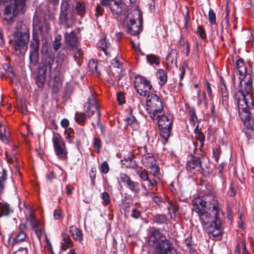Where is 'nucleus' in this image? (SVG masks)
<instances>
[{
  "label": "nucleus",
  "instance_id": "09e8293b",
  "mask_svg": "<svg viewBox=\"0 0 254 254\" xmlns=\"http://www.w3.org/2000/svg\"><path fill=\"white\" fill-rule=\"evenodd\" d=\"M220 153L221 151L218 148H215L213 149V157L216 162L219 160Z\"/></svg>",
  "mask_w": 254,
  "mask_h": 254
},
{
  "label": "nucleus",
  "instance_id": "bf43d9fd",
  "mask_svg": "<svg viewBox=\"0 0 254 254\" xmlns=\"http://www.w3.org/2000/svg\"><path fill=\"white\" fill-rule=\"evenodd\" d=\"M197 33L199 35L200 37L202 39H204L206 38V34L204 30L200 27H198L197 29Z\"/></svg>",
  "mask_w": 254,
  "mask_h": 254
},
{
  "label": "nucleus",
  "instance_id": "f03ea898",
  "mask_svg": "<svg viewBox=\"0 0 254 254\" xmlns=\"http://www.w3.org/2000/svg\"><path fill=\"white\" fill-rule=\"evenodd\" d=\"M50 25L46 20H40L36 16L34 17L32 39L30 44L29 60L31 66H36L38 62L40 44L39 34L44 36L48 33Z\"/></svg>",
  "mask_w": 254,
  "mask_h": 254
},
{
  "label": "nucleus",
  "instance_id": "052dcab7",
  "mask_svg": "<svg viewBox=\"0 0 254 254\" xmlns=\"http://www.w3.org/2000/svg\"><path fill=\"white\" fill-rule=\"evenodd\" d=\"M15 254H28V250L26 248H19L15 253Z\"/></svg>",
  "mask_w": 254,
  "mask_h": 254
},
{
  "label": "nucleus",
  "instance_id": "aec40b11",
  "mask_svg": "<svg viewBox=\"0 0 254 254\" xmlns=\"http://www.w3.org/2000/svg\"><path fill=\"white\" fill-rule=\"evenodd\" d=\"M159 127H172L173 119L171 116L163 115V113L157 120Z\"/></svg>",
  "mask_w": 254,
  "mask_h": 254
},
{
  "label": "nucleus",
  "instance_id": "603ef678",
  "mask_svg": "<svg viewBox=\"0 0 254 254\" xmlns=\"http://www.w3.org/2000/svg\"><path fill=\"white\" fill-rule=\"evenodd\" d=\"M117 99L119 104L120 105L125 103L124 95L122 92H120L117 94Z\"/></svg>",
  "mask_w": 254,
  "mask_h": 254
},
{
  "label": "nucleus",
  "instance_id": "ea45409f",
  "mask_svg": "<svg viewBox=\"0 0 254 254\" xmlns=\"http://www.w3.org/2000/svg\"><path fill=\"white\" fill-rule=\"evenodd\" d=\"M203 100L205 102V104H206L207 103L206 102V98L205 93L204 92L201 93L200 91H199L197 93V104L200 105Z\"/></svg>",
  "mask_w": 254,
  "mask_h": 254
},
{
  "label": "nucleus",
  "instance_id": "39448f33",
  "mask_svg": "<svg viewBox=\"0 0 254 254\" xmlns=\"http://www.w3.org/2000/svg\"><path fill=\"white\" fill-rule=\"evenodd\" d=\"M199 219L204 227L214 223L217 219H222L223 213L221 206L219 204L216 205V207L212 208L208 207L206 209L197 210L196 212Z\"/></svg>",
  "mask_w": 254,
  "mask_h": 254
},
{
  "label": "nucleus",
  "instance_id": "69168bd1",
  "mask_svg": "<svg viewBox=\"0 0 254 254\" xmlns=\"http://www.w3.org/2000/svg\"><path fill=\"white\" fill-rule=\"evenodd\" d=\"M206 92L208 94V96L210 98H212V91L210 87V84L209 82H207L206 84Z\"/></svg>",
  "mask_w": 254,
  "mask_h": 254
},
{
  "label": "nucleus",
  "instance_id": "5701e85b",
  "mask_svg": "<svg viewBox=\"0 0 254 254\" xmlns=\"http://www.w3.org/2000/svg\"><path fill=\"white\" fill-rule=\"evenodd\" d=\"M126 121L127 125L130 126L133 130H137L139 128V123L132 115L131 109L129 110V114L126 117Z\"/></svg>",
  "mask_w": 254,
  "mask_h": 254
},
{
  "label": "nucleus",
  "instance_id": "0e129e2a",
  "mask_svg": "<svg viewBox=\"0 0 254 254\" xmlns=\"http://www.w3.org/2000/svg\"><path fill=\"white\" fill-rule=\"evenodd\" d=\"M220 90L221 93V95H223L225 93L226 94L228 93V90L226 87V85L223 83H221L220 84Z\"/></svg>",
  "mask_w": 254,
  "mask_h": 254
},
{
  "label": "nucleus",
  "instance_id": "a878e982",
  "mask_svg": "<svg viewBox=\"0 0 254 254\" xmlns=\"http://www.w3.org/2000/svg\"><path fill=\"white\" fill-rule=\"evenodd\" d=\"M12 212V209L7 203L0 202V217L2 216H8Z\"/></svg>",
  "mask_w": 254,
  "mask_h": 254
},
{
  "label": "nucleus",
  "instance_id": "6ab92c4d",
  "mask_svg": "<svg viewBox=\"0 0 254 254\" xmlns=\"http://www.w3.org/2000/svg\"><path fill=\"white\" fill-rule=\"evenodd\" d=\"M165 239V237L158 230H154L151 232L149 238V244L151 246H154L160 243V241Z\"/></svg>",
  "mask_w": 254,
  "mask_h": 254
},
{
  "label": "nucleus",
  "instance_id": "58836bf2",
  "mask_svg": "<svg viewBox=\"0 0 254 254\" xmlns=\"http://www.w3.org/2000/svg\"><path fill=\"white\" fill-rule=\"evenodd\" d=\"M208 20L211 24H216V15L212 9L210 8L208 12Z\"/></svg>",
  "mask_w": 254,
  "mask_h": 254
},
{
  "label": "nucleus",
  "instance_id": "13d9d810",
  "mask_svg": "<svg viewBox=\"0 0 254 254\" xmlns=\"http://www.w3.org/2000/svg\"><path fill=\"white\" fill-rule=\"evenodd\" d=\"M5 130V134L2 137V138L0 139L4 143H8L9 142V133L7 132V133L5 132L6 128H4Z\"/></svg>",
  "mask_w": 254,
  "mask_h": 254
},
{
  "label": "nucleus",
  "instance_id": "79ce46f5",
  "mask_svg": "<svg viewBox=\"0 0 254 254\" xmlns=\"http://www.w3.org/2000/svg\"><path fill=\"white\" fill-rule=\"evenodd\" d=\"M102 198L103 200V204L105 205H108L111 203L110 195L107 192L102 193Z\"/></svg>",
  "mask_w": 254,
  "mask_h": 254
},
{
  "label": "nucleus",
  "instance_id": "338daca9",
  "mask_svg": "<svg viewBox=\"0 0 254 254\" xmlns=\"http://www.w3.org/2000/svg\"><path fill=\"white\" fill-rule=\"evenodd\" d=\"M131 216L133 218L137 219L140 216V212L138 210H136V209H134L132 211Z\"/></svg>",
  "mask_w": 254,
  "mask_h": 254
},
{
  "label": "nucleus",
  "instance_id": "680f3d73",
  "mask_svg": "<svg viewBox=\"0 0 254 254\" xmlns=\"http://www.w3.org/2000/svg\"><path fill=\"white\" fill-rule=\"evenodd\" d=\"M94 147L95 148L99 150L101 147V140L98 138H95L94 140Z\"/></svg>",
  "mask_w": 254,
  "mask_h": 254
},
{
  "label": "nucleus",
  "instance_id": "423d86ee",
  "mask_svg": "<svg viewBox=\"0 0 254 254\" xmlns=\"http://www.w3.org/2000/svg\"><path fill=\"white\" fill-rule=\"evenodd\" d=\"M146 105L150 109L149 114L153 120H157L163 111V102L156 94H150L146 97Z\"/></svg>",
  "mask_w": 254,
  "mask_h": 254
},
{
  "label": "nucleus",
  "instance_id": "774afa93",
  "mask_svg": "<svg viewBox=\"0 0 254 254\" xmlns=\"http://www.w3.org/2000/svg\"><path fill=\"white\" fill-rule=\"evenodd\" d=\"M246 7L247 8H250L251 7L254 5V0H246Z\"/></svg>",
  "mask_w": 254,
  "mask_h": 254
},
{
  "label": "nucleus",
  "instance_id": "49530a36",
  "mask_svg": "<svg viewBox=\"0 0 254 254\" xmlns=\"http://www.w3.org/2000/svg\"><path fill=\"white\" fill-rule=\"evenodd\" d=\"M69 4L67 1L64 0L62 2L61 5V12H68Z\"/></svg>",
  "mask_w": 254,
  "mask_h": 254
},
{
  "label": "nucleus",
  "instance_id": "6e6552de",
  "mask_svg": "<svg viewBox=\"0 0 254 254\" xmlns=\"http://www.w3.org/2000/svg\"><path fill=\"white\" fill-rule=\"evenodd\" d=\"M218 203L215 197L213 195H206L203 197H198L195 199L193 204V210L197 212V210L206 209L208 207L214 208Z\"/></svg>",
  "mask_w": 254,
  "mask_h": 254
},
{
  "label": "nucleus",
  "instance_id": "72a5a7b5",
  "mask_svg": "<svg viewBox=\"0 0 254 254\" xmlns=\"http://www.w3.org/2000/svg\"><path fill=\"white\" fill-rule=\"evenodd\" d=\"M130 15H133V18H131L132 19H134V21L138 20L140 22V25L142 22V14L140 10L137 8H135L133 9Z\"/></svg>",
  "mask_w": 254,
  "mask_h": 254
},
{
  "label": "nucleus",
  "instance_id": "bb28decb",
  "mask_svg": "<svg viewBox=\"0 0 254 254\" xmlns=\"http://www.w3.org/2000/svg\"><path fill=\"white\" fill-rule=\"evenodd\" d=\"M134 169L136 174L142 181H147V180H148L149 174L145 169L139 167H136Z\"/></svg>",
  "mask_w": 254,
  "mask_h": 254
},
{
  "label": "nucleus",
  "instance_id": "473e14b6",
  "mask_svg": "<svg viewBox=\"0 0 254 254\" xmlns=\"http://www.w3.org/2000/svg\"><path fill=\"white\" fill-rule=\"evenodd\" d=\"M74 119L75 122L81 125H83L86 121L85 114L80 112L75 114Z\"/></svg>",
  "mask_w": 254,
  "mask_h": 254
},
{
  "label": "nucleus",
  "instance_id": "a18cd8bd",
  "mask_svg": "<svg viewBox=\"0 0 254 254\" xmlns=\"http://www.w3.org/2000/svg\"><path fill=\"white\" fill-rule=\"evenodd\" d=\"M222 96V103L225 108H227L229 106V93L226 94L225 93Z\"/></svg>",
  "mask_w": 254,
  "mask_h": 254
},
{
  "label": "nucleus",
  "instance_id": "c756f323",
  "mask_svg": "<svg viewBox=\"0 0 254 254\" xmlns=\"http://www.w3.org/2000/svg\"><path fill=\"white\" fill-rule=\"evenodd\" d=\"M46 71L39 73L36 77L35 81L39 87H43L45 83Z\"/></svg>",
  "mask_w": 254,
  "mask_h": 254
},
{
  "label": "nucleus",
  "instance_id": "f257e3e1",
  "mask_svg": "<svg viewBox=\"0 0 254 254\" xmlns=\"http://www.w3.org/2000/svg\"><path fill=\"white\" fill-rule=\"evenodd\" d=\"M236 67L240 75L239 79L241 86V90L236 94L239 116L244 125L248 129H252L254 122L250 116L249 110L254 108L251 95L253 79L251 75L247 73L244 61L240 58L237 60Z\"/></svg>",
  "mask_w": 254,
  "mask_h": 254
},
{
  "label": "nucleus",
  "instance_id": "37998d69",
  "mask_svg": "<svg viewBox=\"0 0 254 254\" xmlns=\"http://www.w3.org/2000/svg\"><path fill=\"white\" fill-rule=\"evenodd\" d=\"M195 138L200 142V147H202L204 145V141L205 140V136L201 132H197L195 134Z\"/></svg>",
  "mask_w": 254,
  "mask_h": 254
},
{
  "label": "nucleus",
  "instance_id": "2eb2a0df",
  "mask_svg": "<svg viewBox=\"0 0 254 254\" xmlns=\"http://www.w3.org/2000/svg\"><path fill=\"white\" fill-rule=\"evenodd\" d=\"M195 168H197L198 171L202 169L201 160L198 157L190 155L186 163V169L188 171L193 172Z\"/></svg>",
  "mask_w": 254,
  "mask_h": 254
},
{
  "label": "nucleus",
  "instance_id": "1a4fd4ad",
  "mask_svg": "<svg viewBox=\"0 0 254 254\" xmlns=\"http://www.w3.org/2000/svg\"><path fill=\"white\" fill-rule=\"evenodd\" d=\"M85 114L89 117L91 118L93 115L96 114L97 117V126L101 129L102 128V125L100 122V112L99 110L98 105L97 102L96 97L91 94L88 98L87 102L84 106Z\"/></svg>",
  "mask_w": 254,
  "mask_h": 254
},
{
  "label": "nucleus",
  "instance_id": "0eeeda50",
  "mask_svg": "<svg viewBox=\"0 0 254 254\" xmlns=\"http://www.w3.org/2000/svg\"><path fill=\"white\" fill-rule=\"evenodd\" d=\"M52 140L54 152L58 158L62 160H66L68 152L65 142L61 135L58 133L54 132Z\"/></svg>",
  "mask_w": 254,
  "mask_h": 254
},
{
  "label": "nucleus",
  "instance_id": "7ed1b4c3",
  "mask_svg": "<svg viewBox=\"0 0 254 254\" xmlns=\"http://www.w3.org/2000/svg\"><path fill=\"white\" fill-rule=\"evenodd\" d=\"M29 30L22 22H17L12 33L13 46L17 55L24 54L29 40Z\"/></svg>",
  "mask_w": 254,
  "mask_h": 254
},
{
  "label": "nucleus",
  "instance_id": "c85d7f7f",
  "mask_svg": "<svg viewBox=\"0 0 254 254\" xmlns=\"http://www.w3.org/2000/svg\"><path fill=\"white\" fill-rule=\"evenodd\" d=\"M68 16V12H61L59 17L60 23L62 24L66 29L70 27L68 21H69Z\"/></svg>",
  "mask_w": 254,
  "mask_h": 254
},
{
  "label": "nucleus",
  "instance_id": "a211bd4d",
  "mask_svg": "<svg viewBox=\"0 0 254 254\" xmlns=\"http://www.w3.org/2000/svg\"><path fill=\"white\" fill-rule=\"evenodd\" d=\"M64 40L66 44L72 48H77L78 46V39L74 31L69 33L66 32L64 34Z\"/></svg>",
  "mask_w": 254,
  "mask_h": 254
},
{
  "label": "nucleus",
  "instance_id": "ddd939ff",
  "mask_svg": "<svg viewBox=\"0 0 254 254\" xmlns=\"http://www.w3.org/2000/svg\"><path fill=\"white\" fill-rule=\"evenodd\" d=\"M138 152L142 154L141 162L146 168L151 167L156 163V160L152 155L147 152V146L138 147Z\"/></svg>",
  "mask_w": 254,
  "mask_h": 254
},
{
  "label": "nucleus",
  "instance_id": "f3484780",
  "mask_svg": "<svg viewBox=\"0 0 254 254\" xmlns=\"http://www.w3.org/2000/svg\"><path fill=\"white\" fill-rule=\"evenodd\" d=\"M221 223L222 219H217L214 223L207 226L208 233L211 234L214 237L219 236L221 234Z\"/></svg>",
  "mask_w": 254,
  "mask_h": 254
},
{
  "label": "nucleus",
  "instance_id": "393cba45",
  "mask_svg": "<svg viewBox=\"0 0 254 254\" xmlns=\"http://www.w3.org/2000/svg\"><path fill=\"white\" fill-rule=\"evenodd\" d=\"M235 254H248L245 242L243 240H240L237 243Z\"/></svg>",
  "mask_w": 254,
  "mask_h": 254
},
{
  "label": "nucleus",
  "instance_id": "4468645a",
  "mask_svg": "<svg viewBox=\"0 0 254 254\" xmlns=\"http://www.w3.org/2000/svg\"><path fill=\"white\" fill-rule=\"evenodd\" d=\"M25 229L26 225L21 223L19 226L18 229L16 231L11 233L10 239H12L14 244H16L25 240L26 238V234L25 232Z\"/></svg>",
  "mask_w": 254,
  "mask_h": 254
},
{
  "label": "nucleus",
  "instance_id": "20e7f679",
  "mask_svg": "<svg viewBox=\"0 0 254 254\" xmlns=\"http://www.w3.org/2000/svg\"><path fill=\"white\" fill-rule=\"evenodd\" d=\"M25 2V0H1L0 4L5 5L3 19L8 23L13 22L18 12L23 10Z\"/></svg>",
  "mask_w": 254,
  "mask_h": 254
},
{
  "label": "nucleus",
  "instance_id": "8fccbe9b",
  "mask_svg": "<svg viewBox=\"0 0 254 254\" xmlns=\"http://www.w3.org/2000/svg\"><path fill=\"white\" fill-rule=\"evenodd\" d=\"M109 170L108 163L106 161L103 162L101 165V171L104 174H107Z\"/></svg>",
  "mask_w": 254,
  "mask_h": 254
},
{
  "label": "nucleus",
  "instance_id": "de8ad7c7",
  "mask_svg": "<svg viewBox=\"0 0 254 254\" xmlns=\"http://www.w3.org/2000/svg\"><path fill=\"white\" fill-rule=\"evenodd\" d=\"M72 131V129H69L68 130L65 131V134L67 135L65 137V138L68 143L72 142L74 139V136L71 134Z\"/></svg>",
  "mask_w": 254,
  "mask_h": 254
},
{
  "label": "nucleus",
  "instance_id": "f704fd0d",
  "mask_svg": "<svg viewBox=\"0 0 254 254\" xmlns=\"http://www.w3.org/2000/svg\"><path fill=\"white\" fill-rule=\"evenodd\" d=\"M190 124L192 126H194L195 121L197 120V117L194 109H190L189 111Z\"/></svg>",
  "mask_w": 254,
  "mask_h": 254
},
{
  "label": "nucleus",
  "instance_id": "3c124183",
  "mask_svg": "<svg viewBox=\"0 0 254 254\" xmlns=\"http://www.w3.org/2000/svg\"><path fill=\"white\" fill-rule=\"evenodd\" d=\"M111 64L114 67L119 68H122L123 67L122 64L120 62L117 57L112 60Z\"/></svg>",
  "mask_w": 254,
  "mask_h": 254
},
{
  "label": "nucleus",
  "instance_id": "e2e57ef3",
  "mask_svg": "<svg viewBox=\"0 0 254 254\" xmlns=\"http://www.w3.org/2000/svg\"><path fill=\"white\" fill-rule=\"evenodd\" d=\"M169 213L172 211L173 213H176L178 211V207L173 203H171L170 206L168 208Z\"/></svg>",
  "mask_w": 254,
  "mask_h": 254
},
{
  "label": "nucleus",
  "instance_id": "4d7b16f0",
  "mask_svg": "<svg viewBox=\"0 0 254 254\" xmlns=\"http://www.w3.org/2000/svg\"><path fill=\"white\" fill-rule=\"evenodd\" d=\"M27 219L34 227H37V223L35 219L34 214L33 213H30Z\"/></svg>",
  "mask_w": 254,
  "mask_h": 254
},
{
  "label": "nucleus",
  "instance_id": "9b49d317",
  "mask_svg": "<svg viewBox=\"0 0 254 254\" xmlns=\"http://www.w3.org/2000/svg\"><path fill=\"white\" fill-rule=\"evenodd\" d=\"M155 252L157 254H178L176 251L172 247L170 241L164 239L155 247Z\"/></svg>",
  "mask_w": 254,
  "mask_h": 254
},
{
  "label": "nucleus",
  "instance_id": "5fc2aeb1",
  "mask_svg": "<svg viewBox=\"0 0 254 254\" xmlns=\"http://www.w3.org/2000/svg\"><path fill=\"white\" fill-rule=\"evenodd\" d=\"M89 68L93 72H98L97 70V64L93 60L90 61L89 63Z\"/></svg>",
  "mask_w": 254,
  "mask_h": 254
},
{
  "label": "nucleus",
  "instance_id": "2f4dec72",
  "mask_svg": "<svg viewBox=\"0 0 254 254\" xmlns=\"http://www.w3.org/2000/svg\"><path fill=\"white\" fill-rule=\"evenodd\" d=\"M146 60L151 64H155L158 65L160 63L159 57L154 54L147 55L146 56Z\"/></svg>",
  "mask_w": 254,
  "mask_h": 254
},
{
  "label": "nucleus",
  "instance_id": "e433bc0d",
  "mask_svg": "<svg viewBox=\"0 0 254 254\" xmlns=\"http://www.w3.org/2000/svg\"><path fill=\"white\" fill-rule=\"evenodd\" d=\"M99 46L102 50L105 53V55H108V49H109V47L105 39H102L100 40L99 42Z\"/></svg>",
  "mask_w": 254,
  "mask_h": 254
},
{
  "label": "nucleus",
  "instance_id": "864d4df0",
  "mask_svg": "<svg viewBox=\"0 0 254 254\" xmlns=\"http://www.w3.org/2000/svg\"><path fill=\"white\" fill-rule=\"evenodd\" d=\"M187 66V64L185 62H184L182 65L179 68V69L181 71V74L180 75V78L181 80H182L184 78L186 72L185 68Z\"/></svg>",
  "mask_w": 254,
  "mask_h": 254
},
{
  "label": "nucleus",
  "instance_id": "c03bdc74",
  "mask_svg": "<svg viewBox=\"0 0 254 254\" xmlns=\"http://www.w3.org/2000/svg\"><path fill=\"white\" fill-rule=\"evenodd\" d=\"M4 69L10 78L13 79L15 77V76L12 67L10 65L8 64L6 65L4 67Z\"/></svg>",
  "mask_w": 254,
  "mask_h": 254
},
{
  "label": "nucleus",
  "instance_id": "7c9ffc66",
  "mask_svg": "<svg viewBox=\"0 0 254 254\" xmlns=\"http://www.w3.org/2000/svg\"><path fill=\"white\" fill-rule=\"evenodd\" d=\"M50 77L51 80H53L57 84L61 83L60 73L58 70L55 69L50 71Z\"/></svg>",
  "mask_w": 254,
  "mask_h": 254
},
{
  "label": "nucleus",
  "instance_id": "c9c22d12",
  "mask_svg": "<svg viewBox=\"0 0 254 254\" xmlns=\"http://www.w3.org/2000/svg\"><path fill=\"white\" fill-rule=\"evenodd\" d=\"M61 35H57L55 37L54 41L53 42V48L55 51H58L61 48Z\"/></svg>",
  "mask_w": 254,
  "mask_h": 254
},
{
  "label": "nucleus",
  "instance_id": "a19ab883",
  "mask_svg": "<svg viewBox=\"0 0 254 254\" xmlns=\"http://www.w3.org/2000/svg\"><path fill=\"white\" fill-rule=\"evenodd\" d=\"M75 9L78 14L81 15L84 13L85 10V5L80 2H78L76 4Z\"/></svg>",
  "mask_w": 254,
  "mask_h": 254
},
{
  "label": "nucleus",
  "instance_id": "4c0bfd02",
  "mask_svg": "<svg viewBox=\"0 0 254 254\" xmlns=\"http://www.w3.org/2000/svg\"><path fill=\"white\" fill-rule=\"evenodd\" d=\"M151 170L152 175L154 177H158L160 175V169L158 165L155 163L151 167H148Z\"/></svg>",
  "mask_w": 254,
  "mask_h": 254
},
{
  "label": "nucleus",
  "instance_id": "4be33fe9",
  "mask_svg": "<svg viewBox=\"0 0 254 254\" xmlns=\"http://www.w3.org/2000/svg\"><path fill=\"white\" fill-rule=\"evenodd\" d=\"M156 77L160 86L164 85L167 81L168 76L166 71L163 69H159L156 72Z\"/></svg>",
  "mask_w": 254,
  "mask_h": 254
},
{
  "label": "nucleus",
  "instance_id": "cd10ccee",
  "mask_svg": "<svg viewBox=\"0 0 254 254\" xmlns=\"http://www.w3.org/2000/svg\"><path fill=\"white\" fill-rule=\"evenodd\" d=\"M160 131L161 136L164 139V141L166 142L170 137L172 127H159Z\"/></svg>",
  "mask_w": 254,
  "mask_h": 254
},
{
  "label": "nucleus",
  "instance_id": "b1692460",
  "mask_svg": "<svg viewBox=\"0 0 254 254\" xmlns=\"http://www.w3.org/2000/svg\"><path fill=\"white\" fill-rule=\"evenodd\" d=\"M122 3L118 0H110L109 7L113 13L119 14L121 13L122 10Z\"/></svg>",
  "mask_w": 254,
  "mask_h": 254
},
{
  "label": "nucleus",
  "instance_id": "9d476101",
  "mask_svg": "<svg viewBox=\"0 0 254 254\" xmlns=\"http://www.w3.org/2000/svg\"><path fill=\"white\" fill-rule=\"evenodd\" d=\"M134 86L136 92L141 96H146L152 87L150 81L140 75L135 77Z\"/></svg>",
  "mask_w": 254,
  "mask_h": 254
},
{
  "label": "nucleus",
  "instance_id": "f8f14e48",
  "mask_svg": "<svg viewBox=\"0 0 254 254\" xmlns=\"http://www.w3.org/2000/svg\"><path fill=\"white\" fill-rule=\"evenodd\" d=\"M120 179L121 182L132 192L138 193L140 191L139 183L132 181L126 174L121 173L120 175Z\"/></svg>",
  "mask_w": 254,
  "mask_h": 254
},
{
  "label": "nucleus",
  "instance_id": "6e6d98bb",
  "mask_svg": "<svg viewBox=\"0 0 254 254\" xmlns=\"http://www.w3.org/2000/svg\"><path fill=\"white\" fill-rule=\"evenodd\" d=\"M62 237L63 241H64V244H67V245H71L72 240L68 235L63 234Z\"/></svg>",
  "mask_w": 254,
  "mask_h": 254
},
{
  "label": "nucleus",
  "instance_id": "dca6fc26",
  "mask_svg": "<svg viewBox=\"0 0 254 254\" xmlns=\"http://www.w3.org/2000/svg\"><path fill=\"white\" fill-rule=\"evenodd\" d=\"M126 29L127 32L130 34L136 35L139 32L140 25H137L134 19H131V17L128 15L127 19Z\"/></svg>",
  "mask_w": 254,
  "mask_h": 254
},
{
  "label": "nucleus",
  "instance_id": "412c9836",
  "mask_svg": "<svg viewBox=\"0 0 254 254\" xmlns=\"http://www.w3.org/2000/svg\"><path fill=\"white\" fill-rule=\"evenodd\" d=\"M69 232L73 238L76 241L81 242L83 240V233L76 226L72 225L69 228Z\"/></svg>",
  "mask_w": 254,
  "mask_h": 254
}]
</instances>
